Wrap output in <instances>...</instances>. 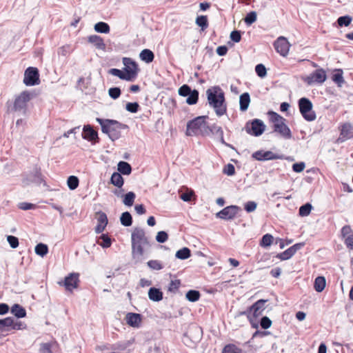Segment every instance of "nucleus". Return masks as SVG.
<instances>
[{
	"mask_svg": "<svg viewBox=\"0 0 353 353\" xmlns=\"http://www.w3.org/2000/svg\"><path fill=\"white\" fill-rule=\"evenodd\" d=\"M148 297L151 301L159 302L163 299V292L160 289L152 287L149 289Z\"/></svg>",
	"mask_w": 353,
	"mask_h": 353,
	"instance_id": "nucleus-23",
	"label": "nucleus"
},
{
	"mask_svg": "<svg viewBox=\"0 0 353 353\" xmlns=\"http://www.w3.org/2000/svg\"><path fill=\"white\" fill-rule=\"evenodd\" d=\"M256 21V12L254 11H251L249 13H248L244 19L245 23L248 26L252 25Z\"/></svg>",
	"mask_w": 353,
	"mask_h": 353,
	"instance_id": "nucleus-49",
	"label": "nucleus"
},
{
	"mask_svg": "<svg viewBox=\"0 0 353 353\" xmlns=\"http://www.w3.org/2000/svg\"><path fill=\"white\" fill-rule=\"evenodd\" d=\"M195 22L198 26L201 27L202 30H205L208 27V17L205 15L198 16Z\"/></svg>",
	"mask_w": 353,
	"mask_h": 353,
	"instance_id": "nucleus-41",
	"label": "nucleus"
},
{
	"mask_svg": "<svg viewBox=\"0 0 353 353\" xmlns=\"http://www.w3.org/2000/svg\"><path fill=\"white\" fill-rule=\"evenodd\" d=\"M230 38L234 43H239L241 39V32L236 30L232 31Z\"/></svg>",
	"mask_w": 353,
	"mask_h": 353,
	"instance_id": "nucleus-60",
	"label": "nucleus"
},
{
	"mask_svg": "<svg viewBox=\"0 0 353 353\" xmlns=\"http://www.w3.org/2000/svg\"><path fill=\"white\" fill-rule=\"evenodd\" d=\"M265 130V125L259 119H254L251 121H248L245 125V130L247 133L254 137L261 135Z\"/></svg>",
	"mask_w": 353,
	"mask_h": 353,
	"instance_id": "nucleus-8",
	"label": "nucleus"
},
{
	"mask_svg": "<svg viewBox=\"0 0 353 353\" xmlns=\"http://www.w3.org/2000/svg\"><path fill=\"white\" fill-rule=\"evenodd\" d=\"M40 353H52L51 350V344L49 343H43L41 344L39 350Z\"/></svg>",
	"mask_w": 353,
	"mask_h": 353,
	"instance_id": "nucleus-64",
	"label": "nucleus"
},
{
	"mask_svg": "<svg viewBox=\"0 0 353 353\" xmlns=\"http://www.w3.org/2000/svg\"><path fill=\"white\" fill-rule=\"evenodd\" d=\"M136 195L133 192H128L124 195L123 203L127 206H132L134 203Z\"/></svg>",
	"mask_w": 353,
	"mask_h": 353,
	"instance_id": "nucleus-43",
	"label": "nucleus"
},
{
	"mask_svg": "<svg viewBox=\"0 0 353 353\" xmlns=\"http://www.w3.org/2000/svg\"><path fill=\"white\" fill-rule=\"evenodd\" d=\"M191 256V251L188 248H183L179 250L175 254L176 258L181 260H185Z\"/></svg>",
	"mask_w": 353,
	"mask_h": 353,
	"instance_id": "nucleus-34",
	"label": "nucleus"
},
{
	"mask_svg": "<svg viewBox=\"0 0 353 353\" xmlns=\"http://www.w3.org/2000/svg\"><path fill=\"white\" fill-rule=\"evenodd\" d=\"M97 243L103 248H108L111 246L112 241L108 234H102L99 236Z\"/></svg>",
	"mask_w": 353,
	"mask_h": 353,
	"instance_id": "nucleus-35",
	"label": "nucleus"
},
{
	"mask_svg": "<svg viewBox=\"0 0 353 353\" xmlns=\"http://www.w3.org/2000/svg\"><path fill=\"white\" fill-rule=\"evenodd\" d=\"M7 241L12 248H17L19 246V239L17 236L8 235Z\"/></svg>",
	"mask_w": 353,
	"mask_h": 353,
	"instance_id": "nucleus-61",
	"label": "nucleus"
},
{
	"mask_svg": "<svg viewBox=\"0 0 353 353\" xmlns=\"http://www.w3.org/2000/svg\"><path fill=\"white\" fill-rule=\"evenodd\" d=\"M257 207V203L255 201H248L244 204L245 210L250 213L254 212Z\"/></svg>",
	"mask_w": 353,
	"mask_h": 353,
	"instance_id": "nucleus-59",
	"label": "nucleus"
},
{
	"mask_svg": "<svg viewBox=\"0 0 353 353\" xmlns=\"http://www.w3.org/2000/svg\"><path fill=\"white\" fill-rule=\"evenodd\" d=\"M148 266L153 270H160L163 268L161 262L158 260H150L147 263Z\"/></svg>",
	"mask_w": 353,
	"mask_h": 353,
	"instance_id": "nucleus-46",
	"label": "nucleus"
},
{
	"mask_svg": "<svg viewBox=\"0 0 353 353\" xmlns=\"http://www.w3.org/2000/svg\"><path fill=\"white\" fill-rule=\"evenodd\" d=\"M273 239L274 238L272 234H265L261 238L260 245L263 248H267L272 243Z\"/></svg>",
	"mask_w": 353,
	"mask_h": 353,
	"instance_id": "nucleus-44",
	"label": "nucleus"
},
{
	"mask_svg": "<svg viewBox=\"0 0 353 353\" xmlns=\"http://www.w3.org/2000/svg\"><path fill=\"white\" fill-rule=\"evenodd\" d=\"M240 210L241 208L237 205H229L216 213V217L223 220H231L236 216Z\"/></svg>",
	"mask_w": 353,
	"mask_h": 353,
	"instance_id": "nucleus-10",
	"label": "nucleus"
},
{
	"mask_svg": "<svg viewBox=\"0 0 353 353\" xmlns=\"http://www.w3.org/2000/svg\"><path fill=\"white\" fill-rule=\"evenodd\" d=\"M125 109L131 113H136L139 111V104L137 102H128L126 103Z\"/></svg>",
	"mask_w": 353,
	"mask_h": 353,
	"instance_id": "nucleus-52",
	"label": "nucleus"
},
{
	"mask_svg": "<svg viewBox=\"0 0 353 353\" xmlns=\"http://www.w3.org/2000/svg\"><path fill=\"white\" fill-rule=\"evenodd\" d=\"M78 273H70L65 277L63 281L59 282L60 285H63L68 291H72L78 287L79 282Z\"/></svg>",
	"mask_w": 353,
	"mask_h": 353,
	"instance_id": "nucleus-11",
	"label": "nucleus"
},
{
	"mask_svg": "<svg viewBox=\"0 0 353 353\" xmlns=\"http://www.w3.org/2000/svg\"><path fill=\"white\" fill-rule=\"evenodd\" d=\"M121 94V90L119 87H112L108 90V94L113 99H117Z\"/></svg>",
	"mask_w": 353,
	"mask_h": 353,
	"instance_id": "nucleus-51",
	"label": "nucleus"
},
{
	"mask_svg": "<svg viewBox=\"0 0 353 353\" xmlns=\"http://www.w3.org/2000/svg\"><path fill=\"white\" fill-rule=\"evenodd\" d=\"M26 328V325L21 321H15L12 317V324L10 325V329L20 330Z\"/></svg>",
	"mask_w": 353,
	"mask_h": 353,
	"instance_id": "nucleus-57",
	"label": "nucleus"
},
{
	"mask_svg": "<svg viewBox=\"0 0 353 353\" xmlns=\"http://www.w3.org/2000/svg\"><path fill=\"white\" fill-rule=\"evenodd\" d=\"M331 79L339 87H341L345 83L343 70L334 69L332 72Z\"/></svg>",
	"mask_w": 353,
	"mask_h": 353,
	"instance_id": "nucleus-21",
	"label": "nucleus"
},
{
	"mask_svg": "<svg viewBox=\"0 0 353 353\" xmlns=\"http://www.w3.org/2000/svg\"><path fill=\"white\" fill-rule=\"evenodd\" d=\"M88 41L89 43L94 44L99 50H104L105 49V44L103 39L99 35H90L88 37Z\"/></svg>",
	"mask_w": 353,
	"mask_h": 353,
	"instance_id": "nucleus-22",
	"label": "nucleus"
},
{
	"mask_svg": "<svg viewBox=\"0 0 353 353\" xmlns=\"http://www.w3.org/2000/svg\"><path fill=\"white\" fill-rule=\"evenodd\" d=\"M40 83L39 72L37 68L28 67L24 72L23 83L27 86L39 85Z\"/></svg>",
	"mask_w": 353,
	"mask_h": 353,
	"instance_id": "nucleus-9",
	"label": "nucleus"
},
{
	"mask_svg": "<svg viewBox=\"0 0 353 353\" xmlns=\"http://www.w3.org/2000/svg\"><path fill=\"white\" fill-rule=\"evenodd\" d=\"M97 225L95 227L94 230L97 234H101L105 230V228L108 223V220L106 214L103 212L100 211V212H97Z\"/></svg>",
	"mask_w": 353,
	"mask_h": 353,
	"instance_id": "nucleus-17",
	"label": "nucleus"
},
{
	"mask_svg": "<svg viewBox=\"0 0 353 353\" xmlns=\"http://www.w3.org/2000/svg\"><path fill=\"white\" fill-rule=\"evenodd\" d=\"M199 92L197 90L194 89L187 96L186 103L189 105H194L197 103L199 99Z\"/></svg>",
	"mask_w": 353,
	"mask_h": 353,
	"instance_id": "nucleus-38",
	"label": "nucleus"
},
{
	"mask_svg": "<svg viewBox=\"0 0 353 353\" xmlns=\"http://www.w3.org/2000/svg\"><path fill=\"white\" fill-rule=\"evenodd\" d=\"M240 316H246L248 319L249 320L252 327L257 329L259 327V323L256 319H254L251 310H250V307L245 311H242L239 312Z\"/></svg>",
	"mask_w": 353,
	"mask_h": 353,
	"instance_id": "nucleus-31",
	"label": "nucleus"
},
{
	"mask_svg": "<svg viewBox=\"0 0 353 353\" xmlns=\"http://www.w3.org/2000/svg\"><path fill=\"white\" fill-rule=\"evenodd\" d=\"M299 109L303 117L309 121V99L301 98L298 101Z\"/></svg>",
	"mask_w": 353,
	"mask_h": 353,
	"instance_id": "nucleus-19",
	"label": "nucleus"
},
{
	"mask_svg": "<svg viewBox=\"0 0 353 353\" xmlns=\"http://www.w3.org/2000/svg\"><path fill=\"white\" fill-rule=\"evenodd\" d=\"M94 29L96 32L103 34H108L110 31V26L107 23L103 21L97 23L94 25Z\"/></svg>",
	"mask_w": 353,
	"mask_h": 353,
	"instance_id": "nucleus-32",
	"label": "nucleus"
},
{
	"mask_svg": "<svg viewBox=\"0 0 353 353\" xmlns=\"http://www.w3.org/2000/svg\"><path fill=\"white\" fill-rule=\"evenodd\" d=\"M326 79L325 71L322 68L316 69L310 74V83H316L322 84L325 81Z\"/></svg>",
	"mask_w": 353,
	"mask_h": 353,
	"instance_id": "nucleus-18",
	"label": "nucleus"
},
{
	"mask_svg": "<svg viewBox=\"0 0 353 353\" xmlns=\"http://www.w3.org/2000/svg\"><path fill=\"white\" fill-rule=\"evenodd\" d=\"M118 172L121 174L129 175L132 172L130 164L126 161H121L117 164Z\"/></svg>",
	"mask_w": 353,
	"mask_h": 353,
	"instance_id": "nucleus-26",
	"label": "nucleus"
},
{
	"mask_svg": "<svg viewBox=\"0 0 353 353\" xmlns=\"http://www.w3.org/2000/svg\"><path fill=\"white\" fill-rule=\"evenodd\" d=\"M352 131H353V126L352 125L351 123H344L341 126V135L346 139H350L353 137Z\"/></svg>",
	"mask_w": 353,
	"mask_h": 353,
	"instance_id": "nucleus-28",
	"label": "nucleus"
},
{
	"mask_svg": "<svg viewBox=\"0 0 353 353\" xmlns=\"http://www.w3.org/2000/svg\"><path fill=\"white\" fill-rule=\"evenodd\" d=\"M352 20V17L349 15L341 16L338 18L337 23L340 27H347L350 24Z\"/></svg>",
	"mask_w": 353,
	"mask_h": 353,
	"instance_id": "nucleus-45",
	"label": "nucleus"
},
{
	"mask_svg": "<svg viewBox=\"0 0 353 353\" xmlns=\"http://www.w3.org/2000/svg\"><path fill=\"white\" fill-rule=\"evenodd\" d=\"M34 251L37 255L43 257L48 252V247L45 243H39L35 246Z\"/></svg>",
	"mask_w": 353,
	"mask_h": 353,
	"instance_id": "nucleus-37",
	"label": "nucleus"
},
{
	"mask_svg": "<svg viewBox=\"0 0 353 353\" xmlns=\"http://www.w3.org/2000/svg\"><path fill=\"white\" fill-rule=\"evenodd\" d=\"M22 184L23 186L30 185L32 183L39 185L41 183L46 185V182L41 172V168L34 165L30 172H25L22 174Z\"/></svg>",
	"mask_w": 353,
	"mask_h": 353,
	"instance_id": "nucleus-5",
	"label": "nucleus"
},
{
	"mask_svg": "<svg viewBox=\"0 0 353 353\" xmlns=\"http://www.w3.org/2000/svg\"><path fill=\"white\" fill-rule=\"evenodd\" d=\"M212 133L214 134H216L217 136L221 135V134H223V131L220 126H217L216 125L214 124L211 126H208V134L210 133Z\"/></svg>",
	"mask_w": 353,
	"mask_h": 353,
	"instance_id": "nucleus-58",
	"label": "nucleus"
},
{
	"mask_svg": "<svg viewBox=\"0 0 353 353\" xmlns=\"http://www.w3.org/2000/svg\"><path fill=\"white\" fill-rule=\"evenodd\" d=\"M250 103V97L248 92H244L240 95L239 105L240 110L245 112L248 110Z\"/></svg>",
	"mask_w": 353,
	"mask_h": 353,
	"instance_id": "nucleus-25",
	"label": "nucleus"
},
{
	"mask_svg": "<svg viewBox=\"0 0 353 353\" xmlns=\"http://www.w3.org/2000/svg\"><path fill=\"white\" fill-rule=\"evenodd\" d=\"M294 254L292 252V249L288 248L284 252L279 253L276 255V258L281 261H285L290 259Z\"/></svg>",
	"mask_w": 353,
	"mask_h": 353,
	"instance_id": "nucleus-47",
	"label": "nucleus"
},
{
	"mask_svg": "<svg viewBox=\"0 0 353 353\" xmlns=\"http://www.w3.org/2000/svg\"><path fill=\"white\" fill-rule=\"evenodd\" d=\"M82 138L89 141H94V143L99 141L97 131L94 130L92 126L89 124L83 126Z\"/></svg>",
	"mask_w": 353,
	"mask_h": 353,
	"instance_id": "nucleus-14",
	"label": "nucleus"
},
{
	"mask_svg": "<svg viewBox=\"0 0 353 353\" xmlns=\"http://www.w3.org/2000/svg\"><path fill=\"white\" fill-rule=\"evenodd\" d=\"M168 239V234L165 231L158 232L156 236V241L158 243H163Z\"/></svg>",
	"mask_w": 353,
	"mask_h": 353,
	"instance_id": "nucleus-54",
	"label": "nucleus"
},
{
	"mask_svg": "<svg viewBox=\"0 0 353 353\" xmlns=\"http://www.w3.org/2000/svg\"><path fill=\"white\" fill-rule=\"evenodd\" d=\"M223 172L228 176H232L235 174V168L231 163H228L223 168Z\"/></svg>",
	"mask_w": 353,
	"mask_h": 353,
	"instance_id": "nucleus-62",
	"label": "nucleus"
},
{
	"mask_svg": "<svg viewBox=\"0 0 353 353\" xmlns=\"http://www.w3.org/2000/svg\"><path fill=\"white\" fill-rule=\"evenodd\" d=\"M240 350L234 345H227L223 347L222 353H239Z\"/></svg>",
	"mask_w": 353,
	"mask_h": 353,
	"instance_id": "nucleus-63",
	"label": "nucleus"
},
{
	"mask_svg": "<svg viewBox=\"0 0 353 353\" xmlns=\"http://www.w3.org/2000/svg\"><path fill=\"white\" fill-rule=\"evenodd\" d=\"M208 118V116H199L189 121L186 126V135L208 134V125L205 121Z\"/></svg>",
	"mask_w": 353,
	"mask_h": 353,
	"instance_id": "nucleus-4",
	"label": "nucleus"
},
{
	"mask_svg": "<svg viewBox=\"0 0 353 353\" xmlns=\"http://www.w3.org/2000/svg\"><path fill=\"white\" fill-rule=\"evenodd\" d=\"M314 289L317 292H321L326 286V280L323 276H318L314 282Z\"/></svg>",
	"mask_w": 353,
	"mask_h": 353,
	"instance_id": "nucleus-27",
	"label": "nucleus"
},
{
	"mask_svg": "<svg viewBox=\"0 0 353 353\" xmlns=\"http://www.w3.org/2000/svg\"><path fill=\"white\" fill-rule=\"evenodd\" d=\"M180 285L181 282L179 280L171 281L168 285V290L170 292L175 293L178 290Z\"/></svg>",
	"mask_w": 353,
	"mask_h": 353,
	"instance_id": "nucleus-55",
	"label": "nucleus"
},
{
	"mask_svg": "<svg viewBox=\"0 0 353 353\" xmlns=\"http://www.w3.org/2000/svg\"><path fill=\"white\" fill-rule=\"evenodd\" d=\"M268 114L270 115V119L273 123V124L279 123L282 121H285V119L283 117H282L275 112L270 111L268 112Z\"/></svg>",
	"mask_w": 353,
	"mask_h": 353,
	"instance_id": "nucleus-48",
	"label": "nucleus"
},
{
	"mask_svg": "<svg viewBox=\"0 0 353 353\" xmlns=\"http://www.w3.org/2000/svg\"><path fill=\"white\" fill-rule=\"evenodd\" d=\"M252 157L260 161L281 159L280 155L274 154L272 151H264L262 150H257L252 153Z\"/></svg>",
	"mask_w": 353,
	"mask_h": 353,
	"instance_id": "nucleus-13",
	"label": "nucleus"
},
{
	"mask_svg": "<svg viewBox=\"0 0 353 353\" xmlns=\"http://www.w3.org/2000/svg\"><path fill=\"white\" fill-rule=\"evenodd\" d=\"M201 296V294L198 290H190L186 292L185 297L190 302L197 301Z\"/></svg>",
	"mask_w": 353,
	"mask_h": 353,
	"instance_id": "nucleus-39",
	"label": "nucleus"
},
{
	"mask_svg": "<svg viewBox=\"0 0 353 353\" xmlns=\"http://www.w3.org/2000/svg\"><path fill=\"white\" fill-rule=\"evenodd\" d=\"M285 122V121H282L279 123L273 124V130L274 132L279 134L283 138L289 139L292 137V133Z\"/></svg>",
	"mask_w": 353,
	"mask_h": 353,
	"instance_id": "nucleus-15",
	"label": "nucleus"
},
{
	"mask_svg": "<svg viewBox=\"0 0 353 353\" xmlns=\"http://www.w3.org/2000/svg\"><path fill=\"white\" fill-rule=\"evenodd\" d=\"M121 223L125 227H129L132 224V217L129 212H124L120 217Z\"/></svg>",
	"mask_w": 353,
	"mask_h": 353,
	"instance_id": "nucleus-33",
	"label": "nucleus"
},
{
	"mask_svg": "<svg viewBox=\"0 0 353 353\" xmlns=\"http://www.w3.org/2000/svg\"><path fill=\"white\" fill-rule=\"evenodd\" d=\"M11 313L17 319H21L26 316V310L21 305L15 303L10 309Z\"/></svg>",
	"mask_w": 353,
	"mask_h": 353,
	"instance_id": "nucleus-24",
	"label": "nucleus"
},
{
	"mask_svg": "<svg viewBox=\"0 0 353 353\" xmlns=\"http://www.w3.org/2000/svg\"><path fill=\"white\" fill-rule=\"evenodd\" d=\"M31 99V94L28 91L22 92L14 100L12 110L18 115H25L27 111V103Z\"/></svg>",
	"mask_w": 353,
	"mask_h": 353,
	"instance_id": "nucleus-6",
	"label": "nucleus"
},
{
	"mask_svg": "<svg viewBox=\"0 0 353 353\" xmlns=\"http://www.w3.org/2000/svg\"><path fill=\"white\" fill-rule=\"evenodd\" d=\"M67 184L70 190H74L78 188L79 180L77 176L72 175L68 178Z\"/></svg>",
	"mask_w": 353,
	"mask_h": 353,
	"instance_id": "nucleus-42",
	"label": "nucleus"
},
{
	"mask_svg": "<svg viewBox=\"0 0 353 353\" xmlns=\"http://www.w3.org/2000/svg\"><path fill=\"white\" fill-rule=\"evenodd\" d=\"M255 72L261 78H264L267 75L266 68L262 63H259L255 66Z\"/></svg>",
	"mask_w": 353,
	"mask_h": 353,
	"instance_id": "nucleus-50",
	"label": "nucleus"
},
{
	"mask_svg": "<svg viewBox=\"0 0 353 353\" xmlns=\"http://www.w3.org/2000/svg\"><path fill=\"white\" fill-rule=\"evenodd\" d=\"M268 302L267 299H259L256 301L253 305L250 307L252 315L254 319H256L261 315L265 309V303Z\"/></svg>",
	"mask_w": 353,
	"mask_h": 353,
	"instance_id": "nucleus-16",
	"label": "nucleus"
},
{
	"mask_svg": "<svg viewBox=\"0 0 353 353\" xmlns=\"http://www.w3.org/2000/svg\"><path fill=\"white\" fill-rule=\"evenodd\" d=\"M96 121L100 124L102 132L108 134V137L112 141H114L121 137V131L122 130H126L128 128V126L126 124L121 123L114 119L97 118Z\"/></svg>",
	"mask_w": 353,
	"mask_h": 353,
	"instance_id": "nucleus-3",
	"label": "nucleus"
},
{
	"mask_svg": "<svg viewBox=\"0 0 353 353\" xmlns=\"http://www.w3.org/2000/svg\"><path fill=\"white\" fill-rule=\"evenodd\" d=\"M12 324V317L0 319V331H10V325Z\"/></svg>",
	"mask_w": 353,
	"mask_h": 353,
	"instance_id": "nucleus-40",
	"label": "nucleus"
},
{
	"mask_svg": "<svg viewBox=\"0 0 353 353\" xmlns=\"http://www.w3.org/2000/svg\"><path fill=\"white\" fill-rule=\"evenodd\" d=\"M290 43L284 37H279L274 43V47L276 51L281 56L285 57L290 50Z\"/></svg>",
	"mask_w": 353,
	"mask_h": 353,
	"instance_id": "nucleus-12",
	"label": "nucleus"
},
{
	"mask_svg": "<svg viewBox=\"0 0 353 353\" xmlns=\"http://www.w3.org/2000/svg\"><path fill=\"white\" fill-rule=\"evenodd\" d=\"M110 183L114 186L121 188L123 185L124 180L120 173L114 172L111 176Z\"/></svg>",
	"mask_w": 353,
	"mask_h": 353,
	"instance_id": "nucleus-29",
	"label": "nucleus"
},
{
	"mask_svg": "<svg viewBox=\"0 0 353 353\" xmlns=\"http://www.w3.org/2000/svg\"><path fill=\"white\" fill-rule=\"evenodd\" d=\"M139 57L142 61L147 63H150L153 61L154 54L152 50L149 49H144L140 52Z\"/></svg>",
	"mask_w": 353,
	"mask_h": 353,
	"instance_id": "nucleus-30",
	"label": "nucleus"
},
{
	"mask_svg": "<svg viewBox=\"0 0 353 353\" xmlns=\"http://www.w3.org/2000/svg\"><path fill=\"white\" fill-rule=\"evenodd\" d=\"M123 71L128 77L130 81H134L138 75L139 69L137 63L129 57L123 58Z\"/></svg>",
	"mask_w": 353,
	"mask_h": 353,
	"instance_id": "nucleus-7",
	"label": "nucleus"
},
{
	"mask_svg": "<svg viewBox=\"0 0 353 353\" xmlns=\"http://www.w3.org/2000/svg\"><path fill=\"white\" fill-rule=\"evenodd\" d=\"M108 73L113 76L119 77L121 80L130 81L128 77L123 70H121L117 68H111L108 70Z\"/></svg>",
	"mask_w": 353,
	"mask_h": 353,
	"instance_id": "nucleus-36",
	"label": "nucleus"
},
{
	"mask_svg": "<svg viewBox=\"0 0 353 353\" xmlns=\"http://www.w3.org/2000/svg\"><path fill=\"white\" fill-rule=\"evenodd\" d=\"M206 95L209 105L214 110L218 117L224 115L227 112L225 93L222 89L215 85L206 90Z\"/></svg>",
	"mask_w": 353,
	"mask_h": 353,
	"instance_id": "nucleus-1",
	"label": "nucleus"
},
{
	"mask_svg": "<svg viewBox=\"0 0 353 353\" xmlns=\"http://www.w3.org/2000/svg\"><path fill=\"white\" fill-rule=\"evenodd\" d=\"M132 255L137 261L143 255V247L149 245V241L143 229L135 228L131 234Z\"/></svg>",
	"mask_w": 353,
	"mask_h": 353,
	"instance_id": "nucleus-2",
	"label": "nucleus"
},
{
	"mask_svg": "<svg viewBox=\"0 0 353 353\" xmlns=\"http://www.w3.org/2000/svg\"><path fill=\"white\" fill-rule=\"evenodd\" d=\"M192 90L188 85L184 84L179 88L178 92L180 96L187 97Z\"/></svg>",
	"mask_w": 353,
	"mask_h": 353,
	"instance_id": "nucleus-53",
	"label": "nucleus"
},
{
	"mask_svg": "<svg viewBox=\"0 0 353 353\" xmlns=\"http://www.w3.org/2000/svg\"><path fill=\"white\" fill-rule=\"evenodd\" d=\"M127 323L133 327H139L141 322V315L137 313L129 312L126 314Z\"/></svg>",
	"mask_w": 353,
	"mask_h": 353,
	"instance_id": "nucleus-20",
	"label": "nucleus"
},
{
	"mask_svg": "<svg viewBox=\"0 0 353 353\" xmlns=\"http://www.w3.org/2000/svg\"><path fill=\"white\" fill-rule=\"evenodd\" d=\"M260 325L261 327L264 329V330H267L268 329L269 327H271L272 325V321L270 319L269 317L265 316H263L260 321Z\"/></svg>",
	"mask_w": 353,
	"mask_h": 353,
	"instance_id": "nucleus-56",
	"label": "nucleus"
}]
</instances>
